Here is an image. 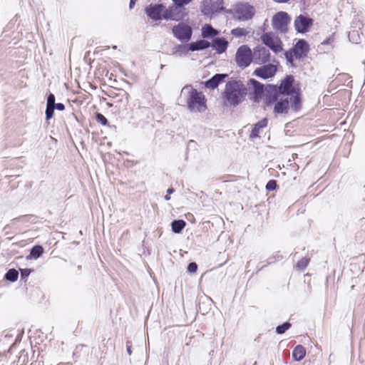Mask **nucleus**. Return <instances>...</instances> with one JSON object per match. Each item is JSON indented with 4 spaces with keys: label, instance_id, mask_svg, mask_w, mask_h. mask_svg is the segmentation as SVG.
Masks as SVG:
<instances>
[{
    "label": "nucleus",
    "instance_id": "f257e3e1",
    "mask_svg": "<svg viewBox=\"0 0 365 365\" xmlns=\"http://www.w3.org/2000/svg\"><path fill=\"white\" fill-rule=\"evenodd\" d=\"M189 93L187 103L191 112H204L207 109L205 96L202 92H198L190 86H185L182 88L181 93Z\"/></svg>",
    "mask_w": 365,
    "mask_h": 365
},
{
    "label": "nucleus",
    "instance_id": "f03ea898",
    "mask_svg": "<svg viewBox=\"0 0 365 365\" xmlns=\"http://www.w3.org/2000/svg\"><path fill=\"white\" fill-rule=\"evenodd\" d=\"M225 93L230 104L235 106L242 101L247 94V89L241 83L230 81L226 84Z\"/></svg>",
    "mask_w": 365,
    "mask_h": 365
},
{
    "label": "nucleus",
    "instance_id": "7ed1b4c3",
    "mask_svg": "<svg viewBox=\"0 0 365 365\" xmlns=\"http://www.w3.org/2000/svg\"><path fill=\"white\" fill-rule=\"evenodd\" d=\"M289 102L291 103L292 108L294 110H297L299 107V98L297 95L292 94L291 96L288 95L282 96L278 101L275 103L274 111L277 113H287L289 108Z\"/></svg>",
    "mask_w": 365,
    "mask_h": 365
},
{
    "label": "nucleus",
    "instance_id": "20e7f679",
    "mask_svg": "<svg viewBox=\"0 0 365 365\" xmlns=\"http://www.w3.org/2000/svg\"><path fill=\"white\" fill-rule=\"evenodd\" d=\"M235 61L239 67L242 68L247 67L253 62L252 50L247 45L240 46L236 52Z\"/></svg>",
    "mask_w": 365,
    "mask_h": 365
},
{
    "label": "nucleus",
    "instance_id": "39448f33",
    "mask_svg": "<svg viewBox=\"0 0 365 365\" xmlns=\"http://www.w3.org/2000/svg\"><path fill=\"white\" fill-rule=\"evenodd\" d=\"M255 13V8L248 4H237L233 8L234 17L240 21L251 19Z\"/></svg>",
    "mask_w": 365,
    "mask_h": 365
},
{
    "label": "nucleus",
    "instance_id": "423d86ee",
    "mask_svg": "<svg viewBox=\"0 0 365 365\" xmlns=\"http://www.w3.org/2000/svg\"><path fill=\"white\" fill-rule=\"evenodd\" d=\"M261 39L273 52L277 53L283 50L282 42L279 37L272 32H267L261 36Z\"/></svg>",
    "mask_w": 365,
    "mask_h": 365
},
{
    "label": "nucleus",
    "instance_id": "0eeeda50",
    "mask_svg": "<svg viewBox=\"0 0 365 365\" xmlns=\"http://www.w3.org/2000/svg\"><path fill=\"white\" fill-rule=\"evenodd\" d=\"M290 20L291 19L287 13L279 11L272 17V25L274 29L285 33L287 31Z\"/></svg>",
    "mask_w": 365,
    "mask_h": 365
},
{
    "label": "nucleus",
    "instance_id": "6e6552de",
    "mask_svg": "<svg viewBox=\"0 0 365 365\" xmlns=\"http://www.w3.org/2000/svg\"><path fill=\"white\" fill-rule=\"evenodd\" d=\"M173 34L181 42H187L191 38L192 31L187 24L180 23L173 26Z\"/></svg>",
    "mask_w": 365,
    "mask_h": 365
},
{
    "label": "nucleus",
    "instance_id": "1a4fd4ad",
    "mask_svg": "<svg viewBox=\"0 0 365 365\" xmlns=\"http://www.w3.org/2000/svg\"><path fill=\"white\" fill-rule=\"evenodd\" d=\"M186 14L185 9H181L173 4L168 9L165 7L163 19L165 20L178 21L182 20Z\"/></svg>",
    "mask_w": 365,
    "mask_h": 365
},
{
    "label": "nucleus",
    "instance_id": "9d476101",
    "mask_svg": "<svg viewBox=\"0 0 365 365\" xmlns=\"http://www.w3.org/2000/svg\"><path fill=\"white\" fill-rule=\"evenodd\" d=\"M270 53L268 49L262 46H256L252 51V61L256 64H264L269 61Z\"/></svg>",
    "mask_w": 365,
    "mask_h": 365
},
{
    "label": "nucleus",
    "instance_id": "9b49d317",
    "mask_svg": "<svg viewBox=\"0 0 365 365\" xmlns=\"http://www.w3.org/2000/svg\"><path fill=\"white\" fill-rule=\"evenodd\" d=\"M165 6L161 4H150L145 8L147 16L153 21L163 19Z\"/></svg>",
    "mask_w": 365,
    "mask_h": 365
},
{
    "label": "nucleus",
    "instance_id": "f8f14e48",
    "mask_svg": "<svg viewBox=\"0 0 365 365\" xmlns=\"http://www.w3.org/2000/svg\"><path fill=\"white\" fill-rule=\"evenodd\" d=\"M277 66L272 63H268L257 68L253 74L259 78L264 79L273 77L277 72Z\"/></svg>",
    "mask_w": 365,
    "mask_h": 365
},
{
    "label": "nucleus",
    "instance_id": "ddd939ff",
    "mask_svg": "<svg viewBox=\"0 0 365 365\" xmlns=\"http://www.w3.org/2000/svg\"><path fill=\"white\" fill-rule=\"evenodd\" d=\"M313 24V19L302 14L298 16L294 20V27L297 32L305 33Z\"/></svg>",
    "mask_w": 365,
    "mask_h": 365
},
{
    "label": "nucleus",
    "instance_id": "4468645a",
    "mask_svg": "<svg viewBox=\"0 0 365 365\" xmlns=\"http://www.w3.org/2000/svg\"><path fill=\"white\" fill-rule=\"evenodd\" d=\"M296 58L305 56L309 51L308 43L303 39L299 40L292 48Z\"/></svg>",
    "mask_w": 365,
    "mask_h": 365
},
{
    "label": "nucleus",
    "instance_id": "2eb2a0df",
    "mask_svg": "<svg viewBox=\"0 0 365 365\" xmlns=\"http://www.w3.org/2000/svg\"><path fill=\"white\" fill-rule=\"evenodd\" d=\"M294 81V78L292 76H287L284 81H282L280 86L279 91L281 92L282 96L288 95V96H291L292 94L297 95L296 93H292V83Z\"/></svg>",
    "mask_w": 365,
    "mask_h": 365
},
{
    "label": "nucleus",
    "instance_id": "dca6fc26",
    "mask_svg": "<svg viewBox=\"0 0 365 365\" xmlns=\"http://www.w3.org/2000/svg\"><path fill=\"white\" fill-rule=\"evenodd\" d=\"M228 76L227 74H215L210 79L207 81L205 83V87L208 88L214 89L218 86L220 82H222L225 78Z\"/></svg>",
    "mask_w": 365,
    "mask_h": 365
},
{
    "label": "nucleus",
    "instance_id": "f3484780",
    "mask_svg": "<svg viewBox=\"0 0 365 365\" xmlns=\"http://www.w3.org/2000/svg\"><path fill=\"white\" fill-rule=\"evenodd\" d=\"M228 46V42L224 38H216L213 39L212 46L216 50L217 53H224Z\"/></svg>",
    "mask_w": 365,
    "mask_h": 365
},
{
    "label": "nucleus",
    "instance_id": "a211bd4d",
    "mask_svg": "<svg viewBox=\"0 0 365 365\" xmlns=\"http://www.w3.org/2000/svg\"><path fill=\"white\" fill-rule=\"evenodd\" d=\"M248 84L250 86V88L253 90L255 98L259 97L262 95L264 88L262 83L255 79L252 78L249 81Z\"/></svg>",
    "mask_w": 365,
    "mask_h": 365
},
{
    "label": "nucleus",
    "instance_id": "6ab92c4d",
    "mask_svg": "<svg viewBox=\"0 0 365 365\" xmlns=\"http://www.w3.org/2000/svg\"><path fill=\"white\" fill-rule=\"evenodd\" d=\"M211 43L205 40H200L196 42H192L189 44V50L191 51L202 50L210 47Z\"/></svg>",
    "mask_w": 365,
    "mask_h": 365
},
{
    "label": "nucleus",
    "instance_id": "aec40b11",
    "mask_svg": "<svg viewBox=\"0 0 365 365\" xmlns=\"http://www.w3.org/2000/svg\"><path fill=\"white\" fill-rule=\"evenodd\" d=\"M267 125V118H263L262 120H261L260 121L257 123L255 125V126L250 133V138H253L259 137V133L260 130L265 128Z\"/></svg>",
    "mask_w": 365,
    "mask_h": 365
},
{
    "label": "nucleus",
    "instance_id": "412c9836",
    "mask_svg": "<svg viewBox=\"0 0 365 365\" xmlns=\"http://www.w3.org/2000/svg\"><path fill=\"white\" fill-rule=\"evenodd\" d=\"M306 355V349L302 345H297L292 351V357L297 361L302 360Z\"/></svg>",
    "mask_w": 365,
    "mask_h": 365
},
{
    "label": "nucleus",
    "instance_id": "4be33fe9",
    "mask_svg": "<svg viewBox=\"0 0 365 365\" xmlns=\"http://www.w3.org/2000/svg\"><path fill=\"white\" fill-rule=\"evenodd\" d=\"M218 34V31L212 28V26L206 24L202 29V36L204 38H210Z\"/></svg>",
    "mask_w": 365,
    "mask_h": 365
},
{
    "label": "nucleus",
    "instance_id": "5701e85b",
    "mask_svg": "<svg viewBox=\"0 0 365 365\" xmlns=\"http://www.w3.org/2000/svg\"><path fill=\"white\" fill-rule=\"evenodd\" d=\"M186 223L182 220H174L171 223L172 230L175 233H180L185 227Z\"/></svg>",
    "mask_w": 365,
    "mask_h": 365
},
{
    "label": "nucleus",
    "instance_id": "b1692460",
    "mask_svg": "<svg viewBox=\"0 0 365 365\" xmlns=\"http://www.w3.org/2000/svg\"><path fill=\"white\" fill-rule=\"evenodd\" d=\"M43 252V248L41 245L34 246L30 251L29 255L27 259H37Z\"/></svg>",
    "mask_w": 365,
    "mask_h": 365
},
{
    "label": "nucleus",
    "instance_id": "393cba45",
    "mask_svg": "<svg viewBox=\"0 0 365 365\" xmlns=\"http://www.w3.org/2000/svg\"><path fill=\"white\" fill-rule=\"evenodd\" d=\"M189 46L185 45H178L173 48V54H179L180 56L186 54L189 51Z\"/></svg>",
    "mask_w": 365,
    "mask_h": 365
},
{
    "label": "nucleus",
    "instance_id": "a878e982",
    "mask_svg": "<svg viewBox=\"0 0 365 365\" xmlns=\"http://www.w3.org/2000/svg\"><path fill=\"white\" fill-rule=\"evenodd\" d=\"M292 324L289 322H286L282 324L278 325L276 327V332L278 334H284L287 330L291 327Z\"/></svg>",
    "mask_w": 365,
    "mask_h": 365
},
{
    "label": "nucleus",
    "instance_id": "bb28decb",
    "mask_svg": "<svg viewBox=\"0 0 365 365\" xmlns=\"http://www.w3.org/2000/svg\"><path fill=\"white\" fill-rule=\"evenodd\" d=\"M231 34L235 36L241 37L246 36L247 34V31L243 28H236L232 30Z\"/></svg>",
    "mask_w": 365,
    "mask_h": 365
},
{
    "label": "nucleus",
    "instance_id": "cd10ccee",
    "mask_svg": "<svg viewBox=\"0 0 365 365\" xmlns=\"http://www.w3.org/2000/svg\"><path fill=\"white\" fill-rule=\"evenodd\" d=\"M210 3V0H205L203 1V7L202 9V12L205 15H210L212 13L211 9L209 8Z\"/></svg>",
    "mask_w": 365,
    "mask_h": 365
},
{
    "label": "nucleus",
    "instance_id": "c85d7f7f",
    "mask_svg": "<svg viewBox=\"0 0 365 365\" xmlns=\"http://www.w3.org/2000/svg\"><path fill=\"white\" fill-rule=\"evenodd\" d=\"M191 1L192 0H173L174 4L181 9H185V6L190 4L191 2Z\"/></svg>",
    "mask_w": 365,
    "mask_h": 365
},
{
    "label": "nucleus",
    "instance_id": "c756f323",
    "mask_svg": "<svg viewBox=\"0 0 365 365\" xmlns=\"http://www.w3.org/2000/svg\"><path fill=\"white\" fill-rule=\"evenodd\" d=\"M309 262L308 259L302 258L300 261H299L297 264V267L299 269V271H302L307 266Z\"/></svg>",
    "mask_w": 365,
    "mask_h": 365
},
{
    "label": "nucleus",
    "instance_id": "7c9ffc66",
    "mask_svg": "<svg viewBox=\"0 0 365 365\" xmlns=\"http://www.w3.org/2000/svg\"><path fill=\"white\" fill-rule=\"evenodd\" d=\"M284 56H285V58H286L287 61L289 63H290L291 64H292L293 61H294V54L293 50L290 49L289 51H287L284 53Z\"/></svg>",
    "mask_w": 365,
    "mask_h": 365
},
{
    "label": "nucleus",
    "instance_id": "2f4dec72",
    "mask_svg": "<svg viewBox=\"0 0 365 365\" xmlns=\"http://www.w3.org/2000/svg\"><path fill=\"white\" fill-rule=\"evenodd\" d=\"M96 119L97 122L100 123L101 124L106 125L108 124V120L101 113H98L96 115Z\"/></svg>",
    "mask_w": 365,
    "mask_h": 365
},
{
    "label": "nucleus",
    "instance_id": "473e14b6",
    "mask_svg": "<svg viewBox=\"0 0 365 365\" xmlns=\"http://www.w3.org/2000/svg\"><path fill=\"white\" fill-rule=\"evenodd\" d=\"M54 106H47L46 109V119L48 120L51 118L53 115Z\"/></svg>",
    "mask_w": 365,
    "mask_h": 365
},
{
    "label": "nucleus",
    "instance_id": "72a5a7b5",
    "mask_svg": "<svg viewBox=\"0 0 365 365\" xmlns=\"http://www.w3.org/2000/svg\"><path fill=\"white\" fill-rule=\"evenodd\" d=\"M277 187L276 181L274 180H269L266 185V189L269 191L274 190Z\"/></svg>",
    "mask_w": 365,
    "mask_h": 365
},
{
    "label": "nucleus",
    "instance_id": "f704fd0d",
    "mask_svg": "<svg viewBox=\"0 0 365 365\" xmlns=\"http://www.w3.org/2000/svg\"><path fill=\"white\" fill-rule=\"evenodd\" d=\"M55 96L53 94L50 93L47 98V106H54L55 105Z\"/></svg>",
    "mask_w": 365,
    "mask_h": 365
},
{
    "label": "nucleus",
    "instance_id": "c9c22d12",
    "mask_svg": "<svg viewBox=\"0 0 365 365\" xmlns=\"http://www.w3.org/2000/svg\"><path fill=\"white\" fill-rule=\"evenodd\" d=\"M197 265L195 262H190L187 266L188 272L193 273L197 271Z\"/></svg>",
    "mask_w": 365,
    "mask_h": 365
},
{
    "label": "nucleus",
    "instance_id": "e433bc0d",
    "mask_svg": "<svg viewBox=\"0 0 365 365\" xmlns=\"http://www.w3.org/2000/svg\"><path fill=\"white\" fill-rule=\"evenodd\" d=\"M18 277L19 275H4V278L11 282H14L17 281Z\"/></svg>",
    "mask_w": 365,
    "mask_h": 365
},
{
    "label": "nucleus",
    "instance_id": "4c0bfd02",
    "mask_svg": "<svg viewBox=\"0 0 365 365\" xmlns=\"http://www.w3.org/2000/svg\"><path fill=\"white\" fill-rule=\"evenodd\" d=\"M54 109H57L58 110H63L65 109V106L61 103H55Z\"/></svg>",
    "mask_w": 365,
    "mask_h": 365
},
{
    "label": "nucleus",
    "instance_id": "58836bf2",
    "mask_svg": "<svg viewBox=\"0 0 365 365\" xmlns=\"http://www.w3.org/2000/svg\"><path fill=\"white\" fill-rule=\"evenodd\" d=\"M126 349H127V352L129 355H131L132 354V351H131V343L130 341H127L126 342Z\"/></svg>",
    "mask_w": 365,
    "mask_h": 365
},
{
    "label": "nucleus",
    "instance_id": "ea45409f",
    "mask_svg": "<svg viewBox=\"0 0 365 365\" xmlns=\"http://www.w3.org/2000/svg\"><path fill=\"white\" fill-rule=\"evenodd\" d=\"M6 274H19L15 269H10Z\"/></svg>",
    "mask_w": 365,
    "mask_h": 365
},
{
    "label": "nucleus",
    "instance_id": "a19ab883",
    "mask_svg": "<svg viewBox=\"0 0 365 365\" xmlns=\"http://www.w3.org/2000/svg\"><path fill=\"white\" fill-rule=\"evenodd\" d=\"M136 1L137 0H130V4H129L130 9H132L133 7V6L135 5Z\"/></svg>",
    "mask_w": 365,
    "mask_h": 365
},
{
    "label": "nucleus",
    "instance_id": "79ce46f5",
    "mask_svg": "<svg viewBox=\"0 0 365 365\" xmlns=\"http://www.w3.org/2000/svg\"><path fill=\"white\" fill-rule=\"evenodd\" d=\"M28 276L29 275H24V274L21 275V280L26 282Z\"/></svg>",
    "mask_w": 365,
    "mask_h": 365
},
{
    "label": "nucleus",
    "instance_id": "37998d69",
    "mask_svg": "<svg viewBox=\"0 0 365 365\" xmlns=\"http://www.w3.org/2000/svg\"><path fill=\"white\" fill-rule=\"evenodd\" d=\"M173 192H174V190H173V188H169V189H168V190H167V193H168V195L172 194Z\"/></svg>",
    "mask_w": 365,
    "mask_h": 365
},
{
    "label": "nucleus",
    "instance_id": "c03bdc74",
    "mask_svg": "<svg viewBox=\"0 0 365 365\" xmlns=\"http://www.w3.org/2000/svg\"><path fill=\"white\" fill-rule=\"evenodd\" d=\"M274 1L276 2H278V3H285V2H287L289 0H274Z\"/></svg>",
    "mask_w": 365,
    "mask_h": 365
},
{
    "label": "nucleus",
    "instance_id": "a18cd8bd",
    "mask_svg": "<svg viewBox=\"0 0 365 365\" xmlns=\"http://www.w3.org/2000/svg\"><path fill=\"white\" fill-rule=\"evenodd\" d=\"M57 365H71V364H70L69 362H66V363H59Z\"/></svg>",
    "mask_w": 365,
    "mask_h": 365
},
{
    "label": "nucleus",
    "instance_id": "49530a36",
    "mask_svg": "<svg viewBox=\"0 0 365 365\" xmlns=\"http://www.w3.org/2000/svg\"><path fill=\"white\" fill-rule=\"evenodd\" d=\"M165 200H169L170 199L168 194L167 195H165Z\"/></svg>",
    "mask_w": 365,
    "mask_h": 365
},
{
    "label": "nucleus",
    "instance_id": "de8ad7c7",
    "mask_svg": "<svg viewBox=\"0 0 365 365\" xmlns=\"http://www.w3.org/2000/svg\"><path fill=\"white\" fill-rule=\"evenodd\" d=\"M24 271H25V272H28V273H27V274H30V272H31V269H24Z\"/></svg>",
    "mask_w": 365,
    "mask_h": 365
}]
</instances>
